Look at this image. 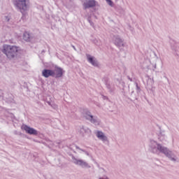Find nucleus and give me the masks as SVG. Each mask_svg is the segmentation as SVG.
I'll use <instances>...</instances> for the list:
<instances>
[{"label":"nucleus","mask_w":179,"mask_h":179,"mask_svg":"<svg viewBox=\"0 0 179 179\" xmlns=\"http://www.w3.org/2000/svg\"><path fill=\"white\" fill-rule=\"evenodd\" d=\"M150 150L155 155H160V153H163L166 157L170 159L171 162L177 161V157H176L174 152L169 150L167 147L163 146L162 144L157 143V141L153 140L150 141Z\"/></svg>","instance_id":"1"},{"label":"nucleus","mask_w":179,"mask_h":179,"mask_svg":"<svg viewBox=\"0 0 179 179\" xmlns=\"http://www.w3.org/2000/svg\"><path fill=\"white\" fill-rule=\"evenodd\" d=\"M1 52H3L8 59H13V58L17 57V54L20 52V48L16 45L4 44L2 46Z\"/></svg>","instance_id":"2"},{"label":"nucleus","mask_w":179,"mask_h":179,"mask_svg":"<svg viewBox=\"0 0 179 179\" xmlns=\"http://www.w3.org/2000/svg\"><path fill=\"white\" fill-rule=\"evenodd\" d=\"M83 115L86 120H88V121H90L92 124H94V125H100V120L99 119L96 117L92 115V113L89 110L85 109L83 110Z\"/></svg>","instance_id":"3"},{"label":"nucleus","mask_w":179,"mask_h":179,"mask_svg":"<svg viewBox=\"0 0 179 179\" xmlns=\"http://www.w3.org/2000/svg\"><path fill=\"white\" fill-rule=\"evenodd\" d=\"M14 5L22 13H23L24 10H27L26 0H14Z\"/></svg>","instance_id":"4"},{"label":"nucleus","mask_w":179,"mask_h":179,"mask_svg":"<svg viewBox=\"0 0 179 179\" xmlns=\"http://www.w3.org/2000/svg\"><path fill=\"white\" fill-rule=\"evenodd\" d=\"M3 20L5 23H7L8 27H15L17 24V21H13L10 15H5Z\"/></svg>","instance_id":"5"},{"label":"nucleus","mask_w":179,"mask_h":179,"mask_svg":"<svg viewBox=\"0 0 179 179\" xmlns=\"http://www.w3.org/2000/svg\"><path fill=\"white\" fill-rule=\"evenodd\" d=\"M95 135L96 138L99 139V141H101V142H103V143L108 142V137L106 136V134H104V132L98 130L95 132Z\"/></svg>","instance_id":"6"},{"label":"nucleus","mask_w":179,"mask_h":179,"mask_svg":"<svg viewBox=\"0 0 179 179\" xmlns=\"http://www.w3.org/2000/svg\"><path fill=\"white\" fill-rule=\"evenodd\" d=\"M84 9H89L90 8H94L97 5L96 0H84L83 2Z\"/></svg>","instance_id":"7"},{"label":"nucleus","mask_w":179,"mask_h":179,"mask_svg":"<svg viewBox=\"0 0 179 179\" xmlns=\"http://www.w3.org/2000/svg\"><path fill=\"white\" fill-rule=\"evenodd\" d=\"M73 163L74 164H77L78 166H80L81 167L84 169H90V166L87 162L83 161V159H78L76 158L73 159Z\"/></svg>","instance_id":"8"},{"label":"nucleus","mask_w":179,"mask_h":179,"mask_svg":"<svg viewBox=\"0 0 179 179\" xmlns=\"http://www.w3.org/2000/svg\"><path fill=\"white\" fill-rule=\"evenodd\" d=\"M157 135L160 142L166 141V131L164 130H162V129L159 128V131H157Z\"/></svg>","instance_id":"9"},{"label":"nucleus","mask_w":179,"mask_h":179,"mask_svg":"<svg viewBox=\"0 0 179 179\" xmlns=\"http://www.w3.org/2000/svg\"><path fill=\"white\" fill-rule=\"evenodd\" d=\"M55 72V76L54 78H62V75L65 73V71L62 69V68L56 66L55 68V70L53 71Z\"/></svg>","instance_id":"10"},{"label":"nucleus","mask_w":179,"mask_h":179,"mask_svg":"<svg viewBox=\"0 0 179 179\" xmlns=\"http://www.w3.org/2000/svg\"><path fill=\"white\" fill-rule=\"evenodd\" d=\"M113 41L114 44L117 45V47H124V41L122 39H121V38H120V36H114Z\"/></svg>","instance_id":"11"},{"label":"nucleus","mask_w":179,"mask_h":179,"mask_svg":"<svg viewBox=\"0 0 179 179\" xmlns=\"http://www.w3.org/2000/svg\"><path fill=\"white\" fill-rule=\"evenodd\" d=\"M22 128L27 132V134H29V135H37V130L31 128L27 125H23Z\"/></svg>","instance_id":"12"},{"label":"nucleus","mask_w":179,"mask_h":179,"mask_svg":"<svg viewBox=\"0 0 179 179\" xmlns=\"http://www.w3.org/2000/svg\"><path fill=\"white\" fill-rule=\"evenodd\" d=\"M42 75L44 76V78H50V76H55V73L54 72V70H50V69H44L42 71Z\"/></svg>","instance_id":"13"},{"label":"nucleus","mask_w":179,"mask_h":179,"mask_svg":"<svg viewBox=\"0 0 179 179\" xmlns=\"http://www.w3.org/2000/svg\"><path fill=\"white\" fill-rule=\"evenodd\" d=\"M87 59L90 64H92L93 66H99V63L97 62V59L92 57L90 55H87Z\"/></svg>","instance_id":"14"},{"label":"nucleus","mask_w":179,"mask_h":179,"mask_svg":"<svg viewBox=\"0 0 179 179\" xmlns=\"http://www.w3.org/2000/svg\"><path fill=\"white\" fill-rule=\"evenodd\" d=\"M31 38V36L30 35V34H29V32L26 31L24 33L23 39L25 41H30Z\"/></svg>","instance_id":"15"},{"label":"nucleus","mask_w":179,"mask_h":179,"mask_svg":"<svg viewBox=\"0 0 179 179\" xmlns=\"http://www.w3.org/2000/svg\"><path fill=\"white\" fill-rule=\"evenodd\" d=\"M172 50L173 51L175 52V54H176L177 55H178V52H179V47L178 44H175L173 46H172Z\"/></svg>","instance_id":"16"},{"label":"nucleus","mask_w":179,"mask_h":179,"mask_svg":"<svg viewBox=\"0 0 179 179\" xmlns=\"http://www.w3.org/2000/svg\"><path fill=\"white\" fill-rule=\"evenodd\" d=\"M108 5H109L110 6H114V2H113V1L111 0H106Z\"/></svg>","instance_id":"17"},{"label":"nucleus","mask_w":179,"mask_h":179,"mask_svg":"<svg viewBox=\"0 0 179 179\" xmlns=\"http://www.w3.org/2000/svg\"><path fill=\"white\" fill-rule=\"evenodd\" d=\"M49 104L51 106V107H52V108H54V110H57V108H58V106H57V104L55 103H52V104L49 103Z\"/></svg>","instance_id":"18"},{"label":"nucleus","mask_w":179,"mask_h":179,"mask_svg":"<svg viewBox=\"0 0 179 179\" xmlns=\"http://www.w3.org/2000/svg\"><path fill=\"white\" fill-rule=\"evenodd\" d=\"M83 130H85V132H87V134H90L92 131L89 128H83Z\"/></svg>","instance_id":"19"},{"label":"nucleus","mask_w":179,"mask_h":179,"mask_svg":"<svg viewBox=\"0 0 179 179\" xmlns=\"http://www.w3.org/2000/svg\"><path fill=\"white\" fill-rule=\"evenodd\" d=\"M76 149H78L79 150H82V152H85V155H87V156H89V152H86V151H85V150L80 149V148H79V147H78V146H76Z\"/></svg>","instance_id":"20"},{"label":"nucleus","mask_w":179,"mask_h":179,"mask_svg":"<svg viewBox=\"0 0 179 179\" xmlns=\"http://www.w3.org/2000/svg\"><path fill=\"white\" fill-rule=\"evenodd\" d=\"M128 78L129 80H130L131 82H132V79L131 78L129 77Z\"/></svg>","instance_id":"21"},{"label":"nucleus","mask_w":179,"mask_h":179,"mask_svg":"<svg viewBox=\"0 0 179 179\" xmlns=\"http://www.w3.org/2000/svg\"><path fill=\"white\" fill-rule=\"evenodd\" d=\"M73 48L74 50H76V48H75V46H73Z\"/></svg>","instance_id":"22"},{"label":"nucleus","mask_w":179,"mask_h":179,"mask_svg":"<svg viewBox=\"0 0 179 179\" xmlns=\"http://www.w3.org/2000/svg\"><path fill=\"white\" fill-rule=\"evenodd\" d=\"M107 87H108V89H110V87H108V85H107Z\"/></svg>","instance_id":"23"},{"label":"nucleus","mask_w":179,"mask_h":179,"mask_svg":"<svg viewBox=\"0 0 179 179\" xmlns=\"http://www.w3.org/2000/svg\"><path fill=\"white\" fill-rule=\"evenodd\" d=\"M90 23H92V22H90Z\"/></svg>","instance_id":"24"},{"label":"nucleus","mask_w":179,"mask_h":179,"mask_svg":"<svg viewBox=\"0 0 179 179\" xmlns=\"http://www.w3.org/2000/svg\"><path fill=\"white\" fill-rule=\"evenodd\" d=\"M90 23H92V22H90Z\"/></svg>","instance_id":"25"}]
</instances>
